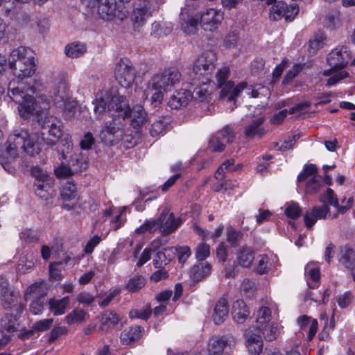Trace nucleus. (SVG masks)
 I'll use <instances>...</instances> for the list:
<instances>
[{
  "label": "nucleus",
  "instance_id": "f257e3e1",
  "mask_svg": "<svg viewBox=\"0 0 355 355\" xmlns=\"http://www.w3.org/2000/svg\"><path fill=\"white\" fill-rule=\"evenodd\" d=\"M33 51L24 46L12 50L8 60L9 68L17 79H13L8 85V96L17 104L19 116L25 119L31 118L35 113L38 114L49 107V101L43 96L36 100L33 95L37 94L41 86L34 80L33 83L23 80L31 77L36 70Z\"/></svg>",
  "mask_w": 355,
  "mask_h": 355
},
{
  "label": "nucleus",
  "instance_id": "f03ea898",
  "mask_svg": "<svg viewBox=\"0 0 355 355\" xmlns=\"http://www.w3.org/2000/svg\"><path fill=\"white\" fill-rule=\"evenodd\" d=\"M40 150L37 135L29 134L24 129L16 130L8 137L6 150L0 153V164L8 173H14L15 168L11 163L20 153L34 156Z\"/></svg>",
  "mask_w": 355,
  "mask_h": 355
},
{
  "label": "nucleus",
  "instance_id": "7ed1b4c3",
  "mask_svg": "<svg viewBox=\"0 0 355 355\" xmlns=\"http://www.w3.org/2000/svg\"><path fill=\"white\" fill-rule=\"evenodd\" d=\"M93 104L96 119H100L107 114L113 120L121 121L127 118L129 114L128 99L123 96H113L108 90L98 92Z\"/></svg>",
  "mask_w": 355,
  "mask_h": 355
},
{
  "label": "nucleus",
  "instance_id": "20e7f679",
  "mask_svg": "<svg viewBox=\"0 0 355 355\" xmlns=\"http://www.w3.org/2000/svg\"><path fill=\"white\" fill-rule=\"evenodd\" d=\"M230 69L224 67L220 69L216 74V78L217 85L221 89L220 92V98H227L229 101H235V98L247 86V83L242 82L234 86L232 81L229 80Z\"/></svg>",
  "mask_w": 355,
  "mask_h": 355
},
{
  "label": "nucleus",
  "instance_id": "39448f33",
  "mask_svg": "<svg viewBox=\"0 0 355 355\" xmlns=\"http://www.w3.org/2000/svg\"><path fill=\"white\" fill-rule=\"evenodd\" d=\"M31 175L35 178L34 190L35 194L44 200L52 198L54 179L46 171L40 167L31 168Z\"/></svg>",
  "mask_w": 355,
  "mask_h": 355
},
{
  "label": "nucleus",
  "instance_id": "423d86ee",
  "mask_svg": "<svg viewBox=\"0 0 355 355\" xmlns=\"http://www.w3.org/2000/svg\"><path fill=\"white\" fill-rule=\"evenodd\" d=\"M306 180L304 189L306 194H316L324 188L322 177L318 175V168L315 164H305L297 176V182L300 183Z\"/></svg>",
  "mask_w": 355,
  "mask_h": 355
},
{
  "label": "nucleus",
  "instance_id": "0eeeda50",
  "mask_svg": "<svg viewBox=\"0 0 355 355\" xmlns=\"http://www.w3.org/2000/svg\"><path fill=\"white\" fill-rule=\"evenodd\" d=\"M181 73L175 67L166 68L162 72L155 73L150 79V88L158 86L164 91H170L181 80Z\"/></svg>",
  "mask_w": 355,
  "mask_h": 355
},
{
  "label": "nucleus",
  "instance_id": "6e6552de",
  "mask_svg": "<svg viewBox=\"0 0 355 355\" xmlns=\"http://www.w3.org/2000/svg\"><path fill=\"white\" fill-rule=\"evenodd\" d=\"M42 140L53 146L62 135V121L55 116H46L40 121Z\"/></svg>",
  "mask_w": 355,
  "mask_h": 355
},
{
  "label": "nucleus",
  "instance_id": "1a4fd4ad",
  "mask_svg": "<svg viewBox=\"0 0 355 355\" xmlns=\"http://www.w3.org/2000/svg\"><path fill=\"white\" fill-rule=\"evenodd\" d=\"M216 60V54L214 51L202 53L193 64V77H208L215 69Z\"/></svg>",
  "mask_w": 355,
  "mask_h": 355
},
{
  "label": "nucleus",
  "instance_id": "9d476101",
  "mask_svg": "<svg viewBox=\"0 0 355 355\" xmlns=\"http://www.w3.org/2000/svg\"><path fill=\"white\" fill-rule=\"evenodd\" d=\"M236 343V338L231 335L212 337L208 345L209 354H229L235 347Z\"/></svg>",
  "mask_w": 355,
  "mask_h": 355
},
{
  "label": "nucleus",
  "instance_id": "9b49d317",
  "mask_svg": "<svg viewBox=\"0 0 355 355\" xmlns=\"http://www.w3.org/2000/svg\"><path fill=\"white\" fill-rule=\"evenodd\" d=\"M272 3L274 4L270 10V18L275 21L284 18L286 21H291L299 12V7L296 3L288 5L284 1L275 0Z\"/></svg>",
  "mask_w": 355,
  "mask_h": 355
},
{
  "label": "nucleus",
  "instance_id": "f8f14e48",
  "mask_svg": "<svg viewBox=\"0 0 355 355\" xmlns=\"http://www.w3.org/2000/svg\"><path fill=\"white\" fill-rule=\"evenodd\" d=\"M123 124L121 121L113 120L101 131L100 138L106 145H114L123 139Z\"/></svg>",
  "mask_w": 355,
  "mask_h": 355
},
{
  "label": "nucleus",
  "instance_id": "ddd939ff",
  "mask_svg": "<svg viewBox=\"0 0 355 355\" xmlns=\"http://www.w3.org/2000/svg\"><path fill=\"white\" fill-rule=\"evenodd\" d=\"M160 4L151 5L143 1V5L135 8L131 15L134 30L140 32L141 27L146 24L147 19L151 16L152 12Z\"/></svg>",
  "mask_w": 355,
  "mask_h": 355
},
{
  "label": "nucleus",
  "instance_id": "4468645a",
  "mask_svg": "<svg viewBox=\"0 0 355 355\" xmlns=\"http://www.w3.org/2000/svg\"><path fill=\"white\" fill-rule=\"evenodd\" d=\"M350 59V51L347 46H337L329 53L327 62L334 70H340L347 66Z\"/></svg>",
  "mask_w": 355,
  "mask_h": 355
},
{
  "label": "nucleus",
  "instance_id": "2eb2a0df",
  "mask_svg": "<svg viewBox=\"0 0 355 355\" xmlns=\"http://www.w3.org/2000/svg\"><path fill=\"white\" fill-rule=\"evenodd\" d=\"M136 71L134 67L123 61L119 62L115 68V78L119 84L124 87L129 88L134 83Z\"/></svg>",
  "mask_w": 355,
  "mask_h": 355
},
{
  "label": "nucleus",
  "instance_id": "dca6fc26",
  "mask_svg": "<svg viewBox=\"0 0 355 355\" xmlns=\"http://www.w3.org/2000/svg\"><path fill=\"white\" fill-rule=\"evenodd\" d=\"M223 19V14L214 8L207 9L200 17V24L205 31H212L216 29Z\"/></svg>",
  "mask_w": 355,
  "mask_h": 355
},
{
  "label": "nucleus",
  "instance_id": "f3484780",
  "mask_svg": "<svg viewBox=\"0 0 355 355\" xmlns=\"http://www.w3.org/2000/svg\"><path fill=\"white\" fill-rule=\"evenodd\" d=\"M209 77H192L189 86L191 93L193 95V98H198L202 101L207 98L210 94L209 90Z\"/></svg>",
  "mask_w": 355,
  "mask_h": 355
},
{
  "label": "nucleus",
  "instance_id": "a211bd4d",
  "mask_svg": "<svg viewBox=\"0 0 355 355\" xmlns=\"http://www.w3.org/2000/svg\"><path fill=\"white\" fill-rule=\"evenodd\" d=\"M198 19L189 12V8H182L180 14V25L186 34H193L198 27Z\"/></svg>",
  "mask_w": 355,
  "mask_h": 355
},
{
  "label": "nucleus",
  "instance_id": "6ab92c4d",
  "mask_svg": "<svg viewBox=\"0 0 355 355\" xmlns=\"http://www.w3.org/2000/svg\"><path fill=\"white\" fill-rule=\"evenodd\" d=\"M160 222V232L165 234H169L176 230L181 224V220L175 219L173 213H169L168 210L164 209L160 214L159 217H162Z\"/></svg>",
  "mask_w": 355,
  "mask_h": 355
},
{
  "label": "nucleus",
  "instance_id": "aec40b11",
  "mask_svg": "<svg viewBox=\"0 0 355 355\" xmlns=\"http://www.w3.org/2000/svg\"><path fill=\"white\" fill-rule=\"evenodd\" d=\"M264 119L262 117L257 118L251 121L244 129V136L248 139L254 137L261 138L266 133L263 125Z\"/></svg>",
  "mask_w": 355,
  "mask_h": 355
},
{
  "label": "nucleus",
  "instance_id": "412c9836",
  "mask_svg": "<svg viewBox=\"0 0 355 355\" xmlns=\"http://www.w3.org/2000/svg\"><path fill=\"white\" fill-rule=\"evenodd\" d=\"M211 270V266L208 262H199L191 267L189 272V277L191 284L200 282L205 277L209 275Z\"/></svg>",
  "mask_w": 355,
  "mask_h": 355
},
{
  "label": "nucleus",
  "instance_id": "4be33fe9",
  "mask_svg": "<svg viewBox=\"0 0 355 355\" xmlns=\"http://www.w3.org/2000/svg\"><path fill=\"white\" fill-rule=\"evenodd\" d=\"M98 3V13L101 18L110 21L116 15V0H101Z\"/></svg>",
  "mask_w": 355,
  "mask_h": 355
},
{
  "label": "nucleus",
  "instance_id": "5701e85b",
  "mask_svg": "<svg viewBox=\"0 0 355 355\" xmlns=\"http://www.w3.org/2000/svg\"><path fill=\"white\" fill-rule=\"evenodd\" d=\"M70 98L69 89L63 81L59 82L53 88L51 99L55 105L58 107L59 106H64V102Z\"/></svg>",
  "mask_w": 355,
  "mask_h": 355
},
{
  "label": "nucleus",
  "instance_id": "b1692460",
  "mask_svg": "<svg viewBox=\"0 0 355 355\" xmlns=\"http://www.w3.org/2000/svg\"><path fill=\"white\" fill-rule=\"evenodd\" d=\"M338 261L345 268L352 270L355 267V250L348 245L340 246Z\"/></svg>",
  "mask_w": 355,
  "mask_h": 355
},
{
  "label": "nucleus",
  "instance_id": "393cba45",
  "mask_svg": "<svg viewBox=\"0 0 355 355\" xmlns=\"http://www.w3.org/2000/svg\"><path fill=\"white\" fill-rule=\"evenodd\" d=\"M255 252L253 248L244 245L236 251V261L239 266L250 268L254 260Z\"/></svg>",
  "mask_w": 355,
  "mask_h": 355
},
{
  "label": "nucleus",
  "instance_id": "a878e982",
  "mask_svg": "<svg viewBox=\"0 0 355 355\" xmlns=\"http://www.w3.org/2000/svg\"><path fill=\"white\" fill-rule=\"evenodd\" d=\"M175 254V249L174 247L165 248L163 250L157 252L153 263L155 268H164Z\"/></svg>",
  "mask_w": 355,
  "mask_h": 355
},
{
  "label": "nucleus",
  "instance_id": "bb28decb",
  "mask_svg": "<svg viewBox=\"0 0 355 355\" xmlns=\"http://www.w3.org/2000/svg\"><path fill=\"white\" fill-rule=\"evenodd\" d=\"M246 346L251 355H259L262 351L263 342L259 335L250 334L249 331H245Z\"/></svg>",
  "mask_w": 355,
  "mask_h": 355
},
{
  "label": "nucleus",
  "instance_id": "cd10ccee",
  "mask_svg": "<svg viewBox=\"0 0 355 355\" xmlns=\"http://www.w3.org/2000/svg\"><path fill=\"white\" fill-rule=\"evenodd\" d=\"M144 331V328L139 325L132 326L128 329H125L121 334V342L123 345H130L140 339Z\"/></svg>",
  "mask_w": 355,
  "mask_h": 355
},
{
  "label": "nucleus",
  "instance_id": "c85d7f7f",
  "mask_svg": "<svg viewBox=\"0 0 355 355\" xmlns=\"http://www.w3.org/2000/svg\"><path fill=\"white\" fill-rule=\"evenodd\" d=\"M229 313L227 300L225 298L219 299L214 306L213 320L216 324H220L227 318Z\"/></svg>",
  "mask_w": 355,
  "mask_h": 355
},
{
  "label": "nucleus",
  "instance_id": "c756f323",
  "mask_svg": "<svg viewBox=\"0 0 355 355\" xmlns=\"http://www.w3.org/2000/svg\"><path fill=\"white\" fill-rule=\"evenodd\" d=\"M232 314L233 319L237 323H243L250 315L246 304L241 300L235 301L232 306Z\"/></svg>",
  "mask_w": 355,
  "mask_h": 355
},
{
  "label": "nucleus",
  "instance_id": "7c9ffc66",
  "mask_svg": "<svg viewBox=\"0 0 355 355\" xmlns=\"http://www.w3.org/2000/svg\"><path fill=\"white\" fill-rule=\"evenodd\" d=\"M120 318L118 314L113 311H105L101 317V325L99 331H108L109 330L115 328L119 324Z\"/></svg>",
  "mask_w": 355,
  "mask_h": 355
},
{
  "label": "nucleus",
  "instance_id": "2f4dec72",
  "mask_svg": "<svg viewBox=\"0 0 355 355\" xmlns=\"http://www.w3.org/2000/svg\"><path fill=\"white\" fill-rule=\"evenodd\" d=\"M163 89L158 86L150 88V80L148 83L147 88L145 91L146 99L150 103V105L154 108L159 106L163 101L164 94L162 92Z\"/></svg>",
  "mask_w": 355,
  "mask_h": 355
},
{
  "label": "nucleus",
  "instance_id": "473e14b6",
  "mask_svg": "<svg viewBox=\"0 0 355 355\" xmlns=\"http://www.w3.org/2000/svg\"><path fill=\"white\" fill-rule=\"evenodd\" d=\"M128 117L131 118L132 125L136 128L141 127L147 121V114L141 105H137L130 109Z\"/></svg>",
  "mask_w": 355,
  "mask_h": 355
},
{
  "label": "nucleus",
  "instance_id": "72a5a7b5",
  "mask_svg": "<svg viewBox=\"0 0 355 355\" xmlns=\"http://www.w3.org/2000/svg\"><path fill=\"white\" fill-rule=\"evenodd\" d=\"M256 329L268 341L275 340L280 334V328L274 322L263 324L261 327H256Z\"/></svg>",
  "mask_w": 355,
  "mask_h": 355
},
{
  "label": "nucleus",
  "instance_id": "f704fd0d",
  "mask_svg": "<svg viewBox=\"0 0 355 355\" xmlns=\"http://www.w3.org/2000/svg\"><path fill=\"white\" fill-rule=\"evenodd\" d=\"M171 119L168 116H160L151 125L150 134L152 137H157L164 134L170 125Z\"/></svg>",
  "mask_w": 355,
  "mask_h": 355
},
{
  "label": "nucleus",
  "instance_id": "c9c22d12",
  "mask_svg": "<svg viewBox=\"0 0 355 355\" xmlns=\"http://www.w3.org/2000/svg\"><path fill=\"white\" fill-rule=\"evenodd\" d=\"M304 274L308 277L312 282L307 281L309 288L314 289L319 285L320 279V269L315 267L312 263H308L304 268Z\"/></svg>",
  "mask_w": 355,
  "mask_h": 355
},
{
  "label": "nucleus",
  "instance_id": "e433bc0d",
  "mask_svg": "<svg viewBox=\"0 0 355 355\" xmlns=\"http://www.w3.org/2000/svg\"><path fill=\"white\" fill-rule=\"evenodd\" d=\"M87 51L86 45L81 42H73L64 48L67 56L71 58H78L83 56Z\"/></svg>",
  "mask_w": 355,
  "mask_h": 355
},
{
  "label": "nucleus",
  "instance_id": "4c0bfd02",
  "mask_svg": "<svg viewBox=\"0 0 355 355\" xmlns=\"http://www.w3.org/2000/svg\"><path fill=\"white\" fill-rule=\"evenodd\" d=\"M70 302L69 296L60 300L51 299L49 300V309L53 312L54 315H60L65 313V310Z\"/></svg>",
  "mask_w": 355,
  "mask_h": 355
},
{
  "label": "nucleus",
  "instance_id": "58836bf2",
  "mask_svg": "<svg viewBox=\"0 0 355 355\" xmlns=\"http://www.w3.org/2000/svg\"><path fill=\"white\" fill-rule=\"evenodd\" d=\"M234 164L235 161L234 159L225 160L217 169L214 175L215 178L220 180L224 177L225 171L228 172L237 171L242 167V164L235 165Z\"/></svg>",
  "mask_w": 355,
  "mask_h": 355
},
{
  "label": "nucleus",
  "instance_id": "ea45409f",
  "mask_svg": "<svg viewBox=\"0 0 355 355\" xmlns=\"http://www.w3.org/2000/svg\"><path fill=\"white\" fill-rule=\"evenodd\" d=\"M17 320L12 314L6 313L1 320L2 332L13 333L17 330Z\"/></svg>",
  "mask_w": 355,
  "mask_h": 355
},
{
  "label": "nucleus",
  "instance_id": "a19ab883",
  "mask_svg": "<svg viewBox=\"0 0 355 355\" xmlns=\"http://www.w3.org/2000/svg\"><path fill=\"white\" fill-rule=\"evenodd\" d=\"M226 237L227 241L230 243V246L236 248L239 246L243 239V234L241 230L229 226L226 230Z\"/></svg>",
  "mask_w": 355,
  "mask_h": 355
},
{
  "label": "nucleus",
  "instance_id": "79ce46f5",
  "mask_svg": "<svg viewBox=\"0 0 355 355\" xmlns=\"http://www.w3.org/2000/svg\"><path fill=\"white\" fill-rule=\"evenodd\" d=\"M69 162L76 173L82 172L88 166L87 158L81 154L71 155Z\"/></svg>",
  "mask_w": 355,
  "mask_h": 355
},
{
  "label": "nucleus",
  "instance_id": "37998d69",
  "mask_svg": "<svg viewBox=\"0 0 355 355\" xmlns=\"http://www.w3.org/2000/svg\"><path fill=\"white\" fill-rule=\"evenodd\" d=\"M146 284V279L142 275H135L131 277L125 285V288L131 293H135L141 289Z\"/></svg>",
  "mask_w": 355,
  "mask_h": 355
},
{
  "label": "nucleus",
  "instance_id": "c03bdc74",
  "mask_svg": "<svg viewBox=\"0 0 355 355\" xmlns=\"http://www.w3.org/2000/svg\"><path fill=\"white\" fill-rule=\"evenodd\" d=\"M271 311L267 306H261L258 312L256 320V327H261L263 324L271 322Z\"/></svg>",
  "mask_w": 355,
  "mask_h": 355
},
{
  "label": "nucleus",
  "instance_id": "a18cd8bd",
  "mask_svg": "<svg viewBox=\"0 0 355 355\" xmlns=\"http://www.w3.org/2000/svg\"><path fill=\"white\" fill-rule=\"evenodd\" d=\"M85 315L86 312L84 310L75 309L65 317V321L69 325H71L85 320Z\"/></svg>",
  "mask_w": 355,
  "mask_h": 355
},
{
  "label": "nucleus",
  "instance_id": "49530a36",
  "mask_svg": "<svg viewBox=\"0 0 355 355\" xmlns=\"http://www.w3.org/2000/svg\"><path fill=\"white\" fill-rule=\"evenodd\" d=\"M77 187L73 182L67 181L62 187L61 196L64 200H71L76 196Z\"/></svg>",
  "mask_w": 355,
  "mask_h": 355
},
{
  "label": "nucleus",
  "instance_id": "de8ad7c7",
  "mask_svg": "<svg viewBox=\"0 0 355 355\" xmlns=\"http://www.w3.org/2000/svg\"><path fill=\"white\" fill-rule=\"evenodd\" d=\"M320 201L323 205H327L328 207L329 205L333 207L338 206V199L334 190L331 188H327L326 192L320 196Z\"/></svg>",
  "mask_w": 355,
  "mask_h": 355
},
{
  "label": "nucleus",
  "instance_id": "09e8293b",
  "mask_svg": "<svg viewBox=\"0 0 355 355\" xmlns=\"http://www.w3.org/2000/svg\"><path fill=\"white\" fill-rule=\"evenodd\" d=\"M285 215L291 219H297L301 214V208L298 203L291 201L286 204Z\"/></svg>",
  "mask_w": 355,
  "mask_h": 355
},
{
  "label": "nucleus",
  "instance_id": "8fccbe9b",
  "mask_svg": "<svg viewBox=\"0 0 355 355\" xmlns=\"http://www.w3.org/2000/svg\"><path fill=\"white\" fill-rule=\"evenodd\" d=\"M73 148V144L69 138L62 139L58 147V153L60 155V159H66L67 155L70 153Z\"/></svg>",
  "mask_w": 355,
  "mask_h": 355
},
{
  "label": "nucleus",
  "instance_id": "3c124183",
  "mask_svg": "<svg viewBox=\"0 0 355 355\" xmlns=\"http://www.w3.org/2000/svg\"><path fill=\"white\" fill-rule=\"evenodd\" d=\"M73 148V144L69 138L62 139L58 147V153L60 155V159H66L67 155L70 153Z\"/></svg>",
  "mask_w": 355,
  "mask_h": 355
},
{
  "label": "nucleus",
  "instance_id": "603ef678",
  "mask_svg": "<svg viewBox=\"0 0 355 355\" xmlns=\"http://www.w3.org/2000/svg\"><path fill=\"white\" fill-rule=\"evenodd\" d=\"M216 135H217L225 144L232 143L235 138L233 128L229 125H225L221 130L217 132Z\"/></svg>",
  "mask_w": 355,
  "mask_h": 355
},
{
  "label": "nucleus",
  "instance_id": "864d4df0",
  "mask_svg": "<svg viewBox=\"0 0 355 355\" xmlns=\"http://www.w3.org/2000/svg\"><path fill=\"white\" fill-rule=\"evenodd\" d=\"M258 266L256 268V271L259 275L267 273L270 270V265L269 264V257L266 254H260L257 257Z\"/></svg>",
  "mask_w": 355,
  "mask_h": 355
},
{
  "label": "nucleus",
  "instance_id": "5fc2aeb1",
  "mask_svg": "<svg viewBox=\"0 0 355 355\" xmlns=\"http://www.w3.org/2000/svg\"><path fill=\"white\" fill-rule=\"evenodd\" d=\"M62 112L64 116L71 119L74 116L76 112V103L69 98L64 102V106L58 107Z\"/></svg>",
  "mask_w": 355,
  "mask_h": 355
},
{
  "label": "nucleus",
  "instance_id": "6e6d98bb",
  "mask_svg": "<svg viewBox=\"0 0 355 355\" xmlns=\"http://www.w3.org/2000/svg\"><path fill=\"white\" fill-rule=\"evenodd\" d=\"M324 35L322 33H316L313 38L309 41V51L310 53H315L316 51L321 49L324 44Z\"/></svg>",
  "mask_w": 355,
  "mask_h": 355
},
{
  "label": "nucleus",
  "instance_id": "4d7b16f0",
  "mask_svg": "<svg viewBox=\"0 0 355 355\" xmlns=\"http://www.w3.org/2000/svg\"><path fill=\"white\" fill-rule=\"evenodd\" d=\"M25 259H22L21 263L17 266L18 270L24 273L28 270L33 268L37 263V258L33 254H27Z\"/></svg>",
  "mask_w": 355,
  "mask_h": 355
},
{
  "label": "nucleus",
  "instance_id": "13d9d810",
  "mask_svg": "<svg viewBox=\"0 0 355 355\" xmlns=\"http://www.w3.org/2000/svg\"><path fill=\"white\" fill-rule=\"evenodd\" d=\"M196 258L199 262L205 260L210 255V246L207 243H200L196 250Z\"/></svg>",
  "mask_w": 355,
  "mask_h": 355
},
{
  "label": "nucleus",
  "instance_id": "bf43d9fd",
  "mask_svg": "<svg viewBox=\"0 0 355 355\" xmlns=\"http://www.w3.org/2000/svg\"><path fill=\"white\" fill-rule=\"evenodd\" d=\"M208 147L212 152H222L225 149V144L215 134L211 137Z\"/></svg>",
  "mask_w": 355,
  "mask_h": 355
},
{
  "label": "nucleus",
  "instance_id": "052dcab7",
  "mask_svg": "<svg viewBox=\"0 0 355 355\" xmlns=\"http://www.w3.org/2000/svg\"><path fill=\"white\" fill-rule=\"evenodd\" d=\"M2 304L6 309H10L16 302V295L14 292H8V290L1 293Z\"/></svg>",
  "mask_w": 355,
  "mask_h": 355
},
{
  "label": "nucleus",
  "instance_id": "680f3d73",
  "mask_svg": "<svg viewBox=\"0 0 355 355\" xmlns=\"http://www.w3.org/2000/svg\"><path fill=\"white\" fill-rule=\"evenodd\" d=\"M72 166H70L69 163L68 165L62 164L60 166L55 170V174L58 178H66L73 175L76 173Z\"/></svg>",
  "mask_w": 355,
  "mask_h": 355
},
{
  "label": "nucleus",
  "instance_id": "e2e57ef3",
  "mask_svg": "<svg viewBox=\"0 0 355 355\" xmlns=\"http://www.w3.org/2000/svg\"><path fill=\"white\" fill-rule=\"evenodd\" d=\"M174 248L175 249V254L178 255L179 263L184 264L191 254L190 248L187 245H184Z\"/></svg>",
  "mask_w": 355,
  "mask_h": 355
},
{
  "label": "nucleus",
  "instance_id": "0e129e2a",
  "mask_svg": "<svg viewBox=\"0 0 355 355\" xmlns=\"http://www.w3.org/2000/svg\"><path fill=\"white\" fill-rule=\"evenodd\" d=\"M239 39V31L237 29L229 33L224 40V46L226 48H234L236 46Z\"/></svg>",
  "mask_w": 355,
  "mask_h": 355
},
{
  "label": "nucleus",
  "instance_id": "69168bd1",
  "mask_svg": "<svg viewBox=\"0 0 355 355\" xmlns=\"http://www.w3.org/2000/svg\"><path fill=\"white\" fill-rule=\"evenodd\" d=\"M241 289L243 295L247 297H251L255 289V284L253 281L245 279L241 284Z\"/></svg>",
  "mask_w": 355,
  "mask_h": 355
},
{
  "label": "nucleus",
  "instance_id": "338daca9",
  "mask_svg": "<svg viewBox=\"0 0 355 355\" xmlns=\"http://www.w3.org/2000/svg\"><path fill=\"white\" fill-rule=\"evenodd\" d=\"M151 309L149 306H146L144 309H135L130 312V317L132 318H141L143 320H147L151 315Z\"/></svg>",
  "mask_w": 355,
  "mask_h": 355
},
{
  "label": "nucleus",
  "instance_id": "774afa93",
  "mask_svg": "<svg viewBox=\"0 0 355 355\" xmlns=\"http://www.w3.org/2000/svg\"><path fill=\"white\" fill-rule=\"evenodd\" d=\"M44 297H38L33 300L29 306L30 311L34 315L41 313L44 309Z\"/></svg>",
  "mask_w": 355,
  "mask_h": 355
}]
</instances>
